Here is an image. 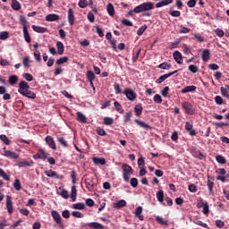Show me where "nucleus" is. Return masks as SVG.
Segmentation results:
<instances>
[{"mask_svg":"<svg viewBox=\"0 0 229 229\" xmlns=\"http://www.w3.org/2000/svg\"><path fill=\"white\" fill-rule=\"evenodd\" d=\"M9 37H10V34L8 33V31L0 32V40H6L9 38Z\"/></svg>","mask_w":229,"mask_h":229,"instance_id":"obj_50","label":"nucleus"},{"mask_svg":"<svg viewBox=\"0 0 229 229\" xmlns=\"http://www.w3.org/2000/svg\"><path fill=\"white\" fill-rule=\"evenodd\" d=\"M23 78L26 81H33V75L31 73H24Z\"/></svg>","mask_w":229,"mask_h":229,"instance_id":"obj_63","label":"nucleus"},{"mask_svg":"<svg viewBox=\"0 0 229 229\" xmlns=\"http://www.w3.org/2000/svg\"><path fill=\"white\" fill-rule=\"evenodd\" d=\"M6 226H10V224H8V221L6 219L0 220V229H4Z\"/></svg>","mask_w":229,"mask_h":229,"instance_id":"obj_58","label":"nucleus"},{"mask_svg":"<svg viewBox=\"0 0 229 229\" xmlns=\"http://www.w3.org/2000/svg\"><path fill=\"white\" fill-rule=\"evenodd\" d=\"M35 163L33 162V160H30V161H20L18 162L17 165L18 167H33V165Z\"/></svg>","mask_w":229,"mask_h":229,"instance_id":"obj_17","label":"nucleus"},{"mask_svg":"<svg viewBox=\"0 0 229 229\" xmlns=\"http://www.w3.org/2000/svg\"><path fill=\"white\" fill-rule=\"evenodd\" d=\"M38 151H39V157L41 160H47L49 154H47L46 150H44L43 148L38 149Z\"/></svg>","mask_w":229,"mask_h":229,"instance_id":"obj_44","label":"nucleus"},{"mask_svg":"<svg viewBox=\"0 0 229 229\" xmlns=\"http://www.w3.org/2000/svg\"><path fill=\"white\" fill-rule=\"evenodd\" d=\"M122 24H123V26H127V27H131V26H133V22H131V21H130V20H128V19H123V20L122 21Z\"/></svg>","mask_w":229,"mask_h":229,"instance_id":"obj_60","label":"nucleus"},{"mask_svg":"<svg viewBox=\"0 0 229 229\" xmlns=\"http://www.w3.org/2000/svg\"><path fill=\"white\" fill-rule=\"evenodd\" d=\"M216 160L218 164H222V165L226 164V158L221 155H217L216 157Z\"/></svg>","mask_w":229,"mask_h":229,"instance_id":"obj_45","label":"nucleus"},{"mask_svg":"<svg viewBox=\"0 0 229 229\" xmlns=\"http://www.w3.org/2000/svg\"><path fill=\"white\" fill-rule=\"evenodd\" d=\"M192 155L195 158H199V160H203V158H205V155H203L199 149H193Z\"/></svg>","mask_w":229,"mask_h":229,"instance_id":"obj_25","label":"nucleus"},{"mask_svg":"<svg viewBox=\"0 0 229 229\" xmlns=\"http://www.w3.org/2000/svg\"><path fill=\"white\" fill-rule=\"evenodd\" d=\"M57 142L63 146V148H67L69 145L67 143V140H65V138L64 137H58L57 138Z\"/></svg>","mask_w":229,"mask_h":229,"instance_id":"obj_41","label":"nucleus"},{"mask_svg":"<svg viewBox=\"0 0 229 229\" xmlns=\"http://www.w3.org/2000/svg\"><path fill=\"white\" fill-rule=\"evenodd\" d=\"M188 70L190 71V72H192V74H196V72H198V71H199V68H198L197 65L191 64V65L188 67Z\"/></svg>","mask_w":229,"mask_h":229,"instance_id":"obj_54","label":"nucleus"},{"mask_svg":"<svg viewBox=\"0 0 229 229\" xmlns=\"http://www.w3.org/2000/svg\"><path fill=\"white\" fill-rule=\"evenodd\" d=\"M96 132L98 133V135H100V137H105V135H106V131H105V129L101 127H98Z\"/></svg>","mask_w":229,"mask_h":229,"instance_id":"obj_56","label":"nucleus"},{"mask_svg":"<svg viewBox=\"0 0 229 229\" xmlns=\"http://www.w3.org/2000/svg\"><path fill=\"white\" fill-rule=\"evenodd\" d=\"M19 81V77L17 75H11L9 77L10 85H15Z\"/></svg>","mask_w":229,"mask_h":229,"instance_id":"obj_40","label":"nucleus"},{"mask_svg":"<svg viewBox=\"0 0 229 229\" xmlns=\"http://www.w3.org/2000/svg\"><path fill=\"white\" fill-rule=\"evenodd\" d=\"M79 6L80 8H87V6H89V2H87V0H80Z\"/></svg>","mask_w":229,"mask_h":229,"instance_id":"obj_61","label":"nucleus"},{"mask_svg":"<svg viewBox=\"0 0 229 229\" xmlns=\"http://www.w3.org/2000/svg\"><path fill=\"white\" fill-rule=\"evenodd\" d=\"M220 92L223 98L229 99V85L225 84V86L220 88Z\"/></svg>","mask_w":229,"mask_h":229,"instance_id":"obj_16","label":"nucleus"},{"mask_svg":"<svg viewBox=\"0 0 229 229\" xmlns=\"http://www.w3.org/2000/svg\"><path fill=\"white\" fill-rule=\"evenodd\" d=\"M72 208H74L75 210H85V204L81 202L73 204Z\"/></svg>","mask_w":229,"mask_h":229,"instance_id":"obj_39","label":"nucleus"},{"mask_svg":"<svg viewBox=\"0 0 229 229\" xmlns=\"http://www.w3.org/2000/svg\"><path fill=\"white\" fill-rule=\"evenodd\" d=\"M4 157L7 158H13V160H17L19 158V154L13 152L12 150H6V148H4Z\"/></svg>","mask_w":229,"mask_h":229,"instance_id":"obj_10","label":"nucleus"},{"mask_svg":"<svg viewBox=\"0 0 229 229\" xmlns=\"http://www.w3.org/2000/svg\"><path fill=\"white\" fill-rule=\"evenodd\" d=\"M176 72H178V70L161 75L158 79H157L156 83L157 84L163 83V81H165L167 78H171V76L176 74Z\"/></svg>","mask_w":229,"mask_h":229,"instance_id":"obj_7","label":"nucleus"},{"mask_svg":"<svg viewBox=\"0 0 229 229\" xmlns=\"http://www.w3.org/2000/svg\"><path fill=\"white\" fill-rule=\"evenodd\" d=\"M196 89H198L196 86L191 85V86H186L183 88L181 92L182 94H187L188 92H196Z\"/></svg>","mask_w":229,"mask_h":229,"instance_id":"obj_22","label":"nucleus"},{"mask_svg":"<svg viewBox=\"0 0 229 229\" xmlns=\"http://www.w3.org/2000/svg\"><path fill=\"white\" fill-rule=\"evenodd\" d=\"M23 66L28 69L30 67V56H25L22 61Z\"/></svg>","mask_w":229,"mask_h":229,"instance_id":"obj_59","label":"nucleus"},{"mask_svg":"<svg viewBox=\"0 0 229 229\" xmlns=\"http://www.w3.org/2000/svg\"><path fill=\"white\" fill-rule=\"evenodd\" d=\"M87 78H88L89 81H94V80H96V75L94 74V72L88 71L87 72Z\"/></svg>","mask_w":229,"mask_h":229,"instance_id":"obj_49","label":"nucleus"},{"mask_svg":"<svg viewBox=\"0 0 229 229\" xmlns=\"http://www.w3.org/2000/svg\"><path fill=\"white\" fill-rule=\"evenodd\" d=\"M171 67H173V64H171L167 62H164V63L160 64L159 65H157L158 69H163L165 71H169V69H171Z\"/></svg>","mask_w":229,"mask_h":229,"instance_id":"obj_29","label":"nucleus"},{"mask_svg":"<svg viewBox=\"0 0 229 229\" xmlns=\"http://www.w3.org/2000/svg\"><path fill=\"white\" fill-rule=\"evenodd\" d=\"M142 104H137L134 107L135 115H137V117H140V115H142Z\"/></svg>","mask_w":229,"mask_h":229,"instance_id":"obj_24","label":"nucleus"},{"mask_svg":"<svg viewBox=\"0 0 229 229\" xmlns=\"http://www.w3.org/2000/svg\"><path fill=\"white\" fill-rule=\"evenodd\" d=\"M123 207H126V200L120 199L116 203H114V208H123Z\"/></svg>","mask_w":229,"mask_h":229,"instance_id":"obj_31","label":"nucleus"},{"mask_svg":"<svg viewBox=\"0 0 229 229\" xmlns=\"http://www.w3.org/2000/svg\"><path fill=\"white\" fill-rule=\"evenodd\" d=\"M76 196H78V190L73 185V186H72V190H71V199H72V201H76Z\"/></svg>","mask_w":229,"mask_h":229,"instance_id":"obj_34","label":"nucleus"},{"mask_svg":"<svg viewBox=\"0 0 229 229\" xmlns=\"http://www.w3.org/2000/svg\"><path fill=\"white\" fill-rule=\"evenodd\" d=\"M146 30H148L147 25H143V26L140 27L139 30H137V35L139 37H140L141 35H143V33H144V31H146Z\"/></svg>","mask_w":229,"mask_h":229,"instance_id":"obj_52","label":"nucleus"},{"mask_svg":"<svg viewBox=\"0 0 229 229\" xmlns=\"http://www.w3.org/2000/svg\"><path fill=\"white\" fill-rule=\"evenodd\" d=\"M51 216L56 225H59L60 228H64V223H62V216H60V213H58L56 210H53L51 212Z\"/></svg>","mask_w":229,"mask_h":229,"instance_id":"obj_6","label":"nucleus"},{"mask_svg":"<svg viewBox=\"0 0 229 229\" xmlns=\"http://www.w3.org/2000/svg\"><path fill=\"white\" fill-rule=\"evenodd\" d=\"M93 162L96 165H105V164H106V159L104 157H93Z\"/></svg>","mask_w":229,"mask_h":229,"instance_id":"obj_26","label":"nucleus"},{"mask_svg":"<svg viewBox=\"0 0 229 229\" xmlns=\"http://www.w3.org/2000/svg\"><path fill=\"white\" fill-rule=\"evenodd\" d=\"M0 140H2V142H4V144L6 146H10V139H8L6 135L1 134Z\"/></svg>","mask_w":229,"mask_h":229,"instance_id":"obj_47","label":"nucleus"},{"mask_svg":"<svg viewBox=\"0 0 229 229\" xmlns=\"http://www.w3.org/2000/svg\"><path fill=\"white\" fill-rule=\"evenodd\" d=\"M182 106L185 111V114H187L188 115H194V106H192V104H191V102L185 101L182 104Z\"/></svg>","mask_w":229,"mask_h":229,"instance_id":"obj_5","label":"nucleus"},{"mask_svg":"<svg viewBox=\"0 0 229 229\" xmlns=\"http://www.w3.org/2000/svg\"><path fill=\"white\" fill-rule=\"evenodd\" d=\"M0 178H3L5 182H10V175H8L3 168H0Z\"/></svg>","mask_w":229,"mask_h":229,"instance_id":"obj_37","label":"nucleus"},{"mask_svg":"<svg viewBox=\"0 0 229 229\" xmlns=\"http://www.w3.org/2000/svg\"><path fill=\"white\" fill-rule=\"evenodd\" d=\"M46 21L47 22H55L56 21H60V15L56 13H50L46 16Z\"/></svg>","mask_w":229,"mask_h":229,"instance_id":"obj_14","label":"nucleus"},{"mask_svg":"<svg viewBox=\"0 0 229 229\" xmlns=\"http://www.w3.org/2000/svg\"><path fill=\"white\" fill-rule=\"evenodd\" d=\"M45 141L47 142L50 149L56 151V143L55 142V139L48 135L45 138Z\"/></svg>","mask_w":229,"mask_h":229,"instance_id":"obj_9","label":"nucleus"},{"mask_svg":"<svg viewBox=\"0 0 229 229\" xmlns=\"http://www.w3.org/2000/svg\"><path fill=\"white\" fill-rule=\"evenodd\" d=\"M140 51H142L140 48L137 50L132 51V62L133 64L137 63V60H139V56H140Z\"/></svg>","mask_w":229,"mask_h":229,"instance_id":"obj_27","label":"nucleus"},{"mask_svg":"<svg viewBox=\"0 0 229 229\" xmlns=\"http://www.w3.org/2000/svg\"><path fill=\"white\" fill-rule=\"evenodd\" d=\"M173 55L174 59L177 64H179V65H182V64H183V56H182V53H180L179 51H175Z\"/></svg>","mask_w":229,"mask_h":229,"instance_id":"obj_15","label":"nucleus"},{"mask_svg":"<svg viewBox=\"0 0 229 229\" xmlns=\"http://www.w3.org/2000/svg\"><path fill=\"white\" fill-rule=\"evenodd\" d=\"M34 58L38 62H42V57L40 56V52L38 50H34Z\"/></svg>","mask_w":229,"mask_h":229,"instance_id":"obj_57","label":"nucleus"},{"mask_svg":"<svg viewBox=\"0 0 229 229\" xmlns=\"http://www.w3.org/2000/svg\"><path fill=\"white\" fill-rule=\"evenodd\" d=\"M156 221L157 223H158L159 225H163L165 226H167V221L166 220H164L162 218V216H156Z\"/></svg>","mask_w":229,"mask_h":229,"instance_id":"obj_53","label":"nucleus"},{"mask_svg":"<svg viewBox=\"0 0 229 229\" xmlns=\"http://www.w3.org/2000/svg\"><path fill=\"white\" fill-rule=\"evenodd\" d=\"M12 8H13V10H15L16 12L19 11V9L21 8V3H19V1H17V0H13L12 1Z\"/></svg>","mask_w":229,"mask_h":229,"instance_id":"obj_43","label":"nucleus"},{"mask_svg":"<svg viewBox=\"0 0 229 229\" xmlns=\"http://www.w3.org/2000/svg\"><path fill=\"white\" fill-rule=\"evenodd\" d=\"M87 226L92 229H105V226L98 222H91L87 224Z\"/></svg>","mask_w":229,"mask_h":229,"instance_id":"obj_21","label":"nucleus"},{"mask_svg":"<svg viewBox=\"0 0 229 229\" xmlns=\"http://www.w3.org/2000/svg\"><path fill=\"white\" fill-rule=\"evenodd\" d=\"M154 101L157 103V105H160V103H162V97L158 94L155 95Z\"/></svg>","mask_w":229,"mask_h":229,"instance_id":"obj_64","label":"nucleus"},{"mask_svg":"<svg viewBox=\"0 0 229 229\" xmlns=\"http://www.w3.org/2000/svg\"><path fill=\"white\" fill-rule=\"evenodd\" d=\"M132 114L131 111H129L127 113H125L124 116H123V123L126 124L127 123H130V119H131L132 117Z\"/></svg>","mask_w":229,"mask_h":229,"instance_id":"obj_42","label":"nucleus"},{"mask_svg":"<svg viewBox=\"0 0 229 229\" xmlns=\"http://www.w3.org/2000/svg\"><path fill=\"white\" fill-rule=\"evenodd\" d=\"M20 21H21V24L22 26V30H24V28H28V26L26 24H28V21L26 20V17L24 16H20Z\"/></svg>","mask_w":229,"mask_h":229,"instance_id":"obj_55","label":"nucleus"},{"mask_svg":"<svg viewBox=\"0 0 229 229\" xmlns=\"http://www.w3.org/2000/svg\"><path fill=\"white\" fill-rule=\"evenodd\" d=\"M134 123H137V124L140 127V128H144V130H151V125L146 123L145 122H143L142 120H134Z\"/></svg>","mask_w":229,"mask_h":229,"instance_id":"obj_20","label":"nucleus"},{"mask_svg":"<svg viewBox=\"0 0 229 229\" xmlns=\"http://www.w3.org/2000/svg\"><path fill=\"white\" fill-rule=\"evenodd\" d=\"M214 176L208 175L207 186L209 194H212V192H214Z\"/></svg>","mask_w":229,"mask_h":229,"instance_id":"obj_12","label":"nucleus"},{"mask_svg":"<svg viewBox=\"0 0 229 229\" xmlns=\"http://www.w3.org/2000/svg\"><path fill=\"white\" fill-rule=\"evenodd\" d=\"M77 121H79V123H87V116L81 112H77Z\"/></svg>","mask_w":229,"mask_h":229,"instance_id":"obj_35","label":"nucleus"},{"mask_svg":"<svg viewBox=\"0 0 229 229\" xmlns=\"http://www.w3.org/2000/svg\"><path fill=\"white\" fill-rule=\"evenodd\" d=\"M114 106L119 114H124V109H123V106L118 101H114Z\"/></svg>","mask_w":229,"mask_h":229,"instance_id":"obj_36","label":"nucleus"},{"mask_svg":"<svg viewBox=\"0 0 229 229\" xmlns=\"http://www.w3.org/2000/svg\"><path fill=\"white\" fill-rule=\"evenodd\" d=\"M46 176H48L49 178H55L56 180H60V174H56V172L53 170H47L45 171Z\"/></svg>","mask_w":229,"mask_h":229,"instance_id":"obj_18","label":"nucleus"},{"mask_svg":"<svg viewBox=\"0 0 229 229\" xmlns=\"http://www.w3.org/2000/svg\"><path fill=\"white\" fill-rule=\"evenodd\" d=\"M157 199L159 201V203H162L164 201V191L159 190L157 193Z\"/></svg>","mask_w":229,"mask_h":229,"instance_id":"obj_46","label":"nucleus"},{"mask_svg":"<svg viewBox=\"0 0 229 229\" xmlns=\"http://www.w3.org/2000/svg\"><path fill=\"white\" fill-rule=\"evenodd\" d=\"M122 169L123 171V178L124 182H130V176L133 174V168H131L129 165L123 164L122 165Z\"/></svg>","mask_w":229,"mask_h":229,"instance_id":"obj_3","label":"nucleus"},{"mask_svg":"<svg viewBox=\"0 0 229 229\" xmlns=\"http://www.w3.org/2000/svg\"><path fill=\"white\" fill-rule=\"evenodd\" d=\"M151 10H155V4L145 2L134 8V13H146V12H151Z\"/></svg>","mask_w":229,"mask_h":229,"instance_id":"obj_2","label":"nucleus"},{"mask_svg":"<svg viewBox=\"0 0 229 229\" xmlns=\"http://www.w3.org/2000/svg\"><path fill=\"white\" fill-rule=\"evenodd\" d=\"M169 15L172 17H180L182 13L180 11H169Z\"/></svg>","mask_w":229,"mask_h":229,"instance_id":"obj_62","label":"nucleus"},{"mask_svg":"<svg viewBox=\"0 0 229 229\" xmlns=\"http://www.w3.org/2000/svg\"><path fill=\"white\" fill-rule=\"evenodd\" d=\"M6 210L8 214H13V201L12 200V197L10 195L6 196Z\"/></svg>","mask_w":229,"mask_h":229,"instance_id":"obj_8","label":"nucleus"},{"mask_svg":"<svg viewBox=\"0 0 229 229\" xmlns=\"http://www.w3.org/2000/svg\"><path fill=\"white\" fill-rule=\"evenodd\" d=\"M104 124H106V126H110V125L114 124V119L111 117H105Z\"/></svg>","mask_w":229,"mask_h":229,"instance_id":"obj_51","label":"nucleus"},{"mask_svg":"<svg viewBox=\"0 0 229 229\" xmlns=\"http://www.w3.org/2000/svg\"><path fill=\"white\" fill-rule=\"evenodd\" d=\"M13 188L15 191H21V189H22V186L21 185V180L15 179L13 182Z\"/></svg>","mask_w":229,"mask_h":229,"instance_id":"obj_48","label":"nucleus"},{"mask_svg":"<svg viewBox=\"0 0 229 229\" xmlns=\"http://www.w3.org/2000/svg\"><path fill=\"white\" fill-rule=\"evenodd\" d=\"M106 10H107V13L110 15V17H114V15H115V9L114 8V4H108Z\"/></svg>","mask_w":229,"mask_h":229,"instance_id":"obj_33","label":"nucleus"},{"mask_svg":"<svg viewBox=\"0 0 229 229\" xmlns=\"http://www.w3.org/2000/svg\"><path fill=\"white\" fill-rule=\"evenodd\" d=\"M74 21H76V17H74V11L72 8L68 9V22L70 26H74Z\"/></svg>","mask_w":229,"mask_h":229,"instance_id":"obj_13","label":"nucleus"},{"mask_svg":"<svg viewBox=\"0 0 229 229\" xmlns=\"http://www.w3.org/2000/svg\"><path fill=\"white\" fill-rule=\"evenodd\" d=\"M57 53L58 55H64V51H65V47H64V43L62 41L56 42Z\"/></svg>","mask_w":229,"mask_h":229,"instance_id":"obj_28","label":"nucleus"},{"mask_svg":"<svg viewBox=\"0 0 229 229\" xmlns=\"http://www.w3.org/2000/svg\"><path fill=\"white\" fill-rule=\"evenodd\" d=\"M18 92L21 96H24L25 98H29V99H36L37 98V94H35V92L30 90V84L28 82H26L25 81H21L19 83Z\"/></svg>","mask_w":229,"mask_h":229,"instance_id":"obj_1","label":"nucleus"},{"mask_svg":"<svg viewBox=\"0 0 229 229\" xmlns=\"http://www.w3.org/2000/svg\"><path fill=\"white\" fill-rule=\"evenodd\" d=\"M123 94H124V96H126V98L129 101H135V99H137V93L131 88H126L123 91Z\"/></svg>","mask_w":229,"mask_h":229,"instance_id":"obj_4","label":"nucleus"},{"mask_svg":"<svg viewBox=\"0 0 229 229\" xmlns=\"http://www.w3.org/2000/svg\"><path fill=\"white\" fill-rule=\"evenodd\" d=\"M69 62L68 56H64L56 60V65H62L64 64H67Z\"/></svg>","mask_w":229,"mask_h":229,"instance_id":"obj_38","label":"nucleus"},{"mask_svg":"<svg viewBox=\"0 0 229 229\" xmlns=\"http://www.w3.org/2000/svg\"><path fill=\"white\" fill-rule=\"evenodd\" d=\"M141 214H142V207L140 206V207L136 208L134 216H135V217H138V219H140V221H144V216H142Z\"/></svg>","mask_w":229,"mask_h":229,"instance_id":"obj_19","label":"nucleus"},{"mask_svg":"<svg viewBox=\"0 0 229 229\" xmlns=\"http://www.w3.org/2000/svg\"><path fill=\"white\" fill-rule=\"evenodd\" d=\"M23 37L25 38V42H28V44L31 42V37H30V32H28V27H24L23 29Z\"/></svg>","mask_w":229,"mask_h":229,"instance_id":"obj_32","label":"nucleus"},{"mask_svg":"<svg viewBox=\"0 0 229 229\" xmlns=\"http://www.w3.org/2000/svg\"><path fill=\"white\" fill-rule=\"evenodd\" d=\"M210 58V50L209 49H204L202 52V60L203 62H208Z\"/></svg>","mask_w":229,"mask_h":229,"instance_id":"obj_30","label":"nucleus"},{"mask_svg":"<svg viewBox=\"0 0 229 229\" xmlns=\"http://www.w3.org/2000/svg\"><path fill=\"white\" fill-rule=\"evenodd\" d=\"M185 130L191 137H194V135H196V130H194V125H192V123H190L189 122L185 123Z\"/></svg>","mask_w":229,"mask_h":229,"instance_id":"obj_11","label":"nucleus"},{"mask_svg":"<svg viewBox=\"0 0 229 229\" xmlns=\"http://www.w3.org/2000/svg\"><path fill=\"white\" fill-rule=\"evenodd\" d=\"M33 31H36V33H47V28L40 27L32 25Z\"/></svg>","mask_w":229,"mask_h":229,"instance_id":"obj_23","label":"nucleus"}]
</instances>
